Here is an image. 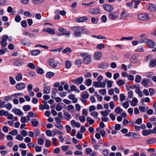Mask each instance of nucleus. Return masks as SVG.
Returning <instances> with one entry per match:
<instances>
[{"instance_id":"38","label":"nucleus","mask_w":156,"mask_h":156,"mask_svg":"<svg viewBox=\"0 0 156 156\" xmlns=\"http://www.w3.org/2000/svg\"><path fill=\"white\" fill-rule=\"evenodd\" d=\"M16 79L17 81H20L22 80L23 76L21 74L19 73L16 76Z\"/></svg>"},{"instance_id":"64","label":"nucleus","mask_w":156,"mask_h":156,"mask_svg":"<svg viewBox=\"0 0 156 156\" xmlns=\"http://www.w3.org/2000/svg\"><path fill=\"white\" fill-rule=\"evenodd\" d=\"M123 107L125 108H127L129 106V104L128 101L124 102L122 104Z\"/></svg>"},{"instance_id":"51","label":"nucleus","mask_w":156,"mask_h":156,"mask_svg":"<svg viewBox=\"0 0 156 156\" xmlns=\"http://www.w3.org/2000/svg\"><path fill=\"white\" fill-rule=\"evenodd\" d=\"M117 83L118 85L121 86L124 84L125 81L123 80H119L117 81Z\"/></svg>"},{"instance_id":"59","label":"nucleus","mask_w":156,"mask_h":156,"mask_svg":"<svg viewBox=\"0 0 156 156\" xmlns=\"http://www.w3.org/2000/svg\"><path fill=\"white\" fill-rule=\"evenodd\" d=\"M100 93L102 95H105L106 94V90L105 89H100L99 90Z\"/></svg>"},{"instance_id":"42","label":"nucleus","mask_w":156,"mask_h":156,"mask_svg":"<svg viewBox=\"0 0 156 156\" xmlns=\"http://www.w3.org/2000/svg\"><path fill=\"white\" fill-rule=\"evenodd\" d=\"M90 33V31L87 29L82 27L81 30V34H88Z\"/></svg>"},{"instance_id":"26","label":"nucleus","mask_w":156,"mask_h":156,"mask_svg":"<svg viewBox=\"0 0 156 156\" xmlns=\"http://www.w3.org/2000/svg\"><path fill=\"white\" fill-rule=\"evenodd\" d=\"M50 88L48 86H46L44 89L43 93L44 94H48L50 93Z\"/></svg>"},{"instance_id":"11","label":"nucleus","mask_w":156,"mask_h":156,"mask_svg":"<svg viewBox=\"0 0 156 156\" xmlns=\"http://www.w3.org/2000/svg\"><path fill=\"white\" fill-rule=\"evenodd\" d=\"M23 60L22 58H17L14 62V65L16 66H20L23 64Z\"/></svg>"},{"instance_id":"57","label":"nucleus","mask_w":156,"mask_h":156,"mask_svg":"<svg viewBox=\"0 0 156 156\" xmlns=\"http://www.w3.org/2000/svg\"><path fill=\"white\" fill-rule=\"evenodd\" d=\"M21 19V17L19 15L16 16L15 18V21L18 23L19 22Z\"/></svg>"},{"instance_id":"21","label":"nucleus","mask_w":156,"mask_h":156,"mask_svg":"<svg viewBox=\"0 0 156 156\" xmlns=\"http://www.w3.org/2000/svg\"><path fill=\"white\" fill-rule=\"evenodd\" d=\"M37 116V115L36 114H34L32 112H28L27 115V121H29L30 119V118L33 117H36Z\"/></svg>"},{"instance_id":"25","label":"nucleus","mask_w":156,"mask_h":156,"mask_svg":"<svg viewBox=\"0 0 156 156\" xmlns=\"http://www.w3.org/2000/svg\"><path fill=\"white\" fill-rule=\"evenodd\" d=\"M53 136H55L56 134H58L59 135H61L62 134H64V133L62 132L60 130L56 129H54L53 130Z\"/></svg>"},{"instance_id":"27","label":"nucleus","mask_w":156,"mask_h":156,"mask_svg":"<svg viewBox=\"0 0 156 156\" xmlns=\"http://www.w3.org/2000/svg\"><path fill=\"white\" fill-rule=\"evenodd\" d=\"M64 118L66 120H69L71 118V115L68 112H65L63 114Z\"/></svg>"},{"instance_id":"52","label":"nucleus","mask_w":156,"mask_h":156,"mask_svg":"<svg viewBox=\"0 0 156 156\" xmlns=\"http://www.w3.org/2000/svg\"><path fill=\"white\" fill-rule=\"evenodd\" d=\"M7 51V49L6 48H5L3 49H0V55H4L5 52Z\"/></svg>"},{"instance_id":"10","label":"nucleus","mask_w":156,"mask_h":156,"mask_svg":"<svg viewBox=\"0 0 156 156\" xmlns=\"http://www.w3.org/2000/svg\"><path fill=\"white\" fill-rule=\"evenodd\" d=\"M102 7L105 11L110 12H111L113 10V7L111 5L109 4H104L103 5Z\"/></svg>"},{"instance_id":"9","label":"nucleus","mask_w":156,"mask_h":156,"mask_svg":"<svg viewBox=\"0 0 156 156\" xmlns=\"http://www.w3.org/2000/svg\"><path fill=\"white\" fill-rule=\"evenodd\" d=\"M83 81V78L82 77H80L75 79H73L71 80V82L73 83L79 85L81 84Z\"/></svg>"},{"instance_id":"2","label":"nucleus","mask_w":156,"mask_h":156,"mask_svg":"<svg viewBox=\"0 0 156 156\" xmlns=\"http://www.w3.org/2000/svg\"><path fill=\"white\" fill-rule=\"evenodd\" d=\"M80 56L83 57V61L86 64H88L91 61L90 56L86 53H81L80 54Z\"/></svg>"},{"instance_id":"40","label":"nucleus","mask_w":156,"mask_h":156,"mask_svg":"<svg viewBox=\"0 0 156 156\" xmlns=\"http://www.w3.org/2000/svg\"><path fill=\"white\" fill-rule=\"evenodd\" d=\"M86 120L89 122V124L91 125L94 124V121L93 119H91L90 117H87Z\"/></svg>"},{"instance_id":"55","label":"nucleus","mask_w":156,"mask_h":156,"mask_svg":"<svg viewBox=\"0 0 156 156\" xmlns=\"http://www.w3.org/2000/svg\"><path fill=\"white\" fill-rule=\"evenodd\" d=\"M9 81L11 84L12 85L15 84L16 83L15 80L12 76L9 77Z\"/></svg>"},{"instance_id":"1","label":"nucleus","mask_w":156,"mask_h":156,"mask_svg":"<svg viewBox=\"0 0 156 156\" xmlns=\"http://www.w3.org/2000/svg\"><path fill=\"white\" fill-rule=\"evenodd\" d=\"M82 27L75 26L72 27L73 31L75 32L74 36L75 37H79L81 35Z\"/></svg>"},{"instance_id":"47","label":"nucleus","mask_w":156,"mask_h":156,"mask_svg":"<svg viewBox=\"0 0 156 156\" xmlns=\"http://www.w3.org/2000/svg\"><path fill=\"white\" fill-rule=\"evenodd\" d=\"M127 16V15L125 12L123 11L122 12L120 16V19H124Z\"/></svg>"},{"instance_id":"14","label":"nucleus","mask_w":156,"mask_h":156,"mask_svg":"<svg viewBox=\"0 0 156 156\" xmlns=\"http://www.w3.org/2000/svg\"><path fill=\"white\" fill-rule=\"evenodd\" d=\"M43 31L51 34H54L55 33V30L50 27L44 29Z\"/></svg>"},{"instance_id":"24","label":"nucleus","mask_w":156,"mask_h":156,"mask_svg":"<svg viewBox=\"0 0 156 156\" xmlns=\"http://www.w3.org/2000/svg\"><path fill=\"white\" fill-rule=\"evenodd\" d=\"M156 66V60L155 59L151 60L149 64V67L151 68H153Z\"/></svg>"},{"instance_id":"43","label":"nucleus","mask_w":156,"mask_h":156,"mask_svg":"<svg viewBox=\"0 0 156 156\" xmlns=\"http://www.w3.org/2000/svg\"><path fill=\"white\" fill-rule=\"evenodd\" d=\"M105 45L103 44H98L97 45L96 47L99 50H101L105 48Z\"/></svg>"},{"instance_id":"62","label":"nucleus","mask_w":156,"mask_h":156,"mask_svg":"<svg viewBox=\"0 0 156 156\" xmlns=\"http://www.w3.org/2000/svg\"><path fill=\"white\" fill-rule=\"evenodd\" d=\"M34 133L35 134V136H39L40 135V132L39 129H36L34 130Z\"/></svg>"},{"instance_id":"45","label":"nucleus","mask_w":156,"mask_h":156,"mask_svg":"<svg viewBox=\"0 0 156 156\" xmlns=\"http://www.w3.org/2000/svg\"><path fill=\"white\" fill-rule=\"evenodd\" d=\"M31 108V107L29 105H24L23 107V109L25 111L29 110Z\"/></svg>"},{"instance_id":"17","label":"nucleus","mask_w":156,"mask_h":156,"mask_svg":"<svg viewBox=\"0 0 156 156\" xmlns=\"http://www.w3.org/2000/svg\"><path fill=\"white\" fill-rule=\"evenodd\" d=\"M146 143L149 144H152L156 143V138H152L147 140L146 141Z\"/></svg>"},{"instance_id":"3","label":"nucleus","mask_w":156,"mask_h":156,"mask_svg":"<svg viewBox=\"0 0 156 156\" xmlns=\"http://www.w3.org/2000/svg\"><path fill=\"white\" fill-rule=\"evenodd\" d=\"M119 16V14L117 11L111 12L109 13L108 15V18L111 20H116Z\"/></svg>"},{"instance_id":"63","label":"nucleus","mask_w":156,"mask_h":156,"mask_svg":"<svg viewBox=\"0 0 156 156\" xmlns=\"http://www.w3.org/2000/svg\"><path fill=\"white\" fill-rule=\"evenodd\" d=\"M55 125L56 127L60 129H62L63 128V127L61 124L56 123Z\"/></svg>"},{"instance_id":"54","label":"nucleus","mask_w":156,"mask_h":156,"mask_svg":"<svg viewBox=\"0 0 156 156\" xmlns=\"http://www.w3.org/2000/svg\"><path fill=\"white\" fill-rule=\"evenodd\" d=\"M149 120L151 122H152L153 125H156V118L153 117L149 119Z\"/></svg>"},{"instance_id":"56","label":"nucleus","mask_w":156,"mask_h":156,"mask_svg":"<svg viewBox=\"0 0 156 156\" xmlns=\"http://www.w3.org/2000/svg\"><path fill=\"white\" fill-rule=\"evenodd\" d=\"M17 133L18 132L17 130L16 129H14L10 132L9 133L13 135H16L17 134Z\"/></svg>"},{"instance_id":"35","label":"nucleus","mask_w":156,"mask_h":156,"mask_svg":"<svg viewBox=\"0 0 156 156\" xmlns=\"http://www.w3.org/2000/svg\"><path fill=\"white\" fill-rule=\"evenodd\" d=\"M142 78L139 75H137L136 76V77L135 79V81L136 83H138L140 82Z\"/></svg>"},{"instance_id":"28","label":"nucleus","mask_w":156,"mask_h":156,"mask_svg":"<svg viewBox=\"0 0 156 156\" xmlns=\"http://www.w3.org/2000/svg\"><path fill=\"white\" fill-rule=\"evenodd\" d=\"M130 102L131 105L132 106H135L138 102V100L136 98H133L132 101Z\"/></svg>"},{"instance_id":"8","label":"nucleus","mask_w":156,"mask_h":156,"mask_svg":"<svg viewBox=\"0 0 156 156\" xmlns=\"http://www.w3.org/2000/svg\"><path fill=\"white\" fill-rule=\"evenodd\" d=\"M8 36L7 35L3 36L2 39V41L0 42L1 45L3 47H5L7 44L6 40L8 39Z\"/></svg>"},{"instance_id":"6","label":"nucleus","mask_w":156,"mask_h":156,"mask_svg":"<svg viewBox=\"0 0 156 156\" xmlns=\"http://www.w3.org/2000/svg\"><path fill=\"white\" fill-rule=\"evenodd\" d=\"M48 62L49 64L53 67H55L59 63L58 61L53 59H48Z\"/></svg>"},{"instance_id":"61","label":"nucleus","mask_w":156,"mask_h":156,"mask_svg":"<svg viewBox=\"0 0 156 156\" xmlns=\"http://www.w3.org/2000/svg\"><path fill=\"white\" fill-rule=\"evenodd\" d=\"M33 3L35 4H39L43 1V0H32Z\"/></svg>"},{"instance_id":"50","label":"nucleus","mask_w":156,"mask_h":156,"mask_svg":"<svg viewBox=\"0 0 156 156\" xmlns=\"http://www.w3.org/2000/svg\"><path fill=\"white\" fill-rule=\"evenodd\" d=\"M81 97L83 99H87L89 97V94L87 93H83L81 94Z\"/></svg>"},{"instance_id":"12","label":"nucleus","mask_w":156,"mask_h":156,"mask_svg":"<svg viewBox=\"0 0 156 156\" xmlns=\"http://www.w3.org/2000/svg\"><path fill=\"white\" fill-rule=\"evenodd\" d=\"M26 85L23 83H20L17 84L16 86V88L19 90H21L24 89Z\"/></svg>"},{"instance_id":"48","label":"nucleus","mask_w":156,"mask_h":156,"mask_svg":"<svg viewBox=\"0 0 156 156\" xmlns=\"http://www.w3.org/2000/svg\"><path fill=\"white\" fill-rule=\"evenodd\" d=\"M148 107H147V109H146V108L144 107L141 106H139V108L140 110V111H141V112H145L147 110V109H148Z\"/></svg>"},{"instance_id":"4","label":"nucleus","mask_w":156,"mask_h":156,"mask_svg":"<svg viewBox=\"0 0 156 156\" xmlns=\"http://www.w3.org/2000/svg\"><path fill=\"white\" fill-rule=\"evenodd\" d=\"M139 20H141L146 21L150 19L149 15L147 13H140L137 16Z\"/></svg>"},{"instance_id":"22","label":"nucleus","mask_w":156,"mask_h":156,"mask_svg":"<svg viewBox=\"0 0 156 156\" xmlns=\"http://www.w3.org/2000/svg\"><path fill=\"white\" fill-rule=\"evenodd\" d=\"M148 9L151 11H156V5L153 4H151Z\"/></svg>"},{"instance_id":"15","label":"nucleus","mask_w":156,"mask_h":156,"mask_svg":"<svg viewBox=\"0 0 156 156\" xmlns=\"http://www.w3.org/2000/svg\"><path fill=\"white\" fill-rule=\"evenodd\" d=\"M88 19V17L87 16H83L82 17L77 18L76 20V21L78 23L84 22Z\"/></svg>"},{"instance_id":"19","label":"nucleus","mask_w":156,"mask_h":156,"mask_svg":"<svg viewBox=\"0 0 156 156\" xmlns=\"http://www.w3.org/2000/svg\"><path fill=\"white\" fill-rule=\"evenodd\" d=\"M132 63H135L138 61V59L137 58V55H134L132 56L130 59Z\"/></svg>"},{"instance_id":"58","label":"nucleus","mask_w":156,"mask_h":156,"mask_svg":"<svg viewBox=\"0 0 156 156\" xmlns=\"http://www.w3.org/2000/svg\"><path fill=\"white\" fill-rule=\"evenodd\" d=\"M133 136L134 137V138L135 139H138L140 138V136L139 135L135 134L134 133H133Z\"/></svg>"},{"instance_id":"33","label":"nucleus","mask_w":156,"mask_h":156,"mask_svg":"<svg viewBox=\"0 0 156 156\" xmlns=\"http://www.w3.org/2000/svg\"><path fill=\"white\" fill-rule=\"evenodd\" d=\"M141 84L146 87L149 84L148 80L146 78L144 79L141 81Z\"/></svg>"},{"instance_id":"32","label":"nucleus","mask_w":156,"mask_h":156,"mask_svg":"<svg viewBox=\"0 0 156 156\" xmlns=\"http://www.w3.org/2000/svg\"><path fill=\"white\" fill-rule=\"evenodd\" d=\"M40 52V50H32L31 51V53L32 55L35 56L39 54Z\"/></svg>"},{"instance_id":"34","label":"nucleus","mask_w":156,"mask_h":156,"mask_svg":"<svg viewBox=\"0 0 156 156\" xmlns=\"http://www.w3.org/2000/svg\"><path fill=\"white\" fill-rule=\"evenodd\" d=\"M9 114V112L6 111H5L4 110H0V115L2 116L3 115L7 116Z\"/></svg>"},{"instance_id":"13","label":"nucleus","mask_w":156,"mask_h":156,"mask_svg":"<svg viewBox=\"0 0 156 156\" xmlns=\"http://www.w3.org/2000/svg\"><path fill=\"white\" fill-rule=\"evenodd\" d=\"M58 30L61 32H62V34H59V35H66L67 36L69 35L70 34V32L68 31L67 32L66 30L64 29L63 28H58Z\"/></svg>"},{"instance_id":"7","label":"nucleus","mask_w":156,"mask_h":156,"mask_svg":"<svg viewBox=\"0 0 156 156\" xmlns=\"http://www.w3.org/2000/svg\"><path fill=\"white\" fill-rule=\"evenodd\" d=\"M101 10L98 8H91L89 10V12L92 14L98 15L101 12Z\"/></svg>"},{"instance_id":"41","label":"nucleus","mask_w":156,"mask_h":156,"mask_svg":"<svg viewBox=\"0 0 156 156\" xmlns=\"http://www.w3.org/2000/svg\"><path fill=\"white\" fill-rule=\"evenodd\" d=\"M133 37H122L120 38V40L121 41H122L126 40H132L133 39Z\"/></svg>"},{"instance_id":"5","label":"nucleus","mask_w":156,"mask_h":156,"mask_svg":"<svg viewBox=\"0 0 156 156\" xmlns=\"http://www.w3.org/2000/svg\"><path fill=\"white\" fill-rule=\"evenodd\" d=\"M105 82H101L99 81H94L93 83V86L96 87L104 88L105 87Z\"/></svg>"},{"instance_id":"16","label":"nucleus","mask_w":156,"mask_h":156,"mask_svg":"<svg viewBox=\"0 0 156 156\" xmlns=\"http://www.w3.org/2000/svg\"><path fill=\"white\" fill-rule=\"evenodd\" d=\"M147 44L151 48H153L155 45V43L154 41L151 40H149L147 43Z\"/></svg>"},{"instance_id":"36","label":"nucleus","mask_w":156,"mask_h":156,"mask_svg":"<svg viewBox=\"0 0 156 156\" xmlns=\"http://www.w3.org/2000/svg\"><path fill=\"white\" fill-rule=\"evenodd\" d=\"M141 102L142 103L144 102L149 103L150 102V100L148 97L144 98L142 99Z\"/></svg>"},{"instance_id":"31","label":"nucleus","mask_w":156,"mask_h":156,"mask_svg":"<svg viewBox=\"0 0 156 156\" xmlns=\"http://www.w3.org/2000/svg\"><path fill=\"white\" fill-rule=\"evenodd\" d=\"M63 104V103H61L58 104L56 105V110L58 111L61 110L62 109Z\"/></svg>"},{"instance_id":"29","label":"nucleus","mask_w":156,"mask_h":156,"mask_svg":"<svg viewBox=\"0 0 156 156\" xmlns=\"http://www.w3.org/2000/svg\"><path fill=\"white\" fill-rule=\"evenodd\" d=\"M40 109L41 110H43L44 109H48L49 108V106L47 104L44 105H41L39 106Z\"/></svg>"},{"instance_id":"44","label":"nucleus","mask_w":156,"mask_h":156,"mask_svg":"<svg viewBox=\"0 0 156 156\" xmlns=\"http://www.w3.org/2000/svg\"><path fill=\"white\" fill-rule=\"evenodd\" d=\"M71 89L72 91H75L76 92L79 93L80 92L79 90L76 88V86L74 85L71 86Z\"/></svg>"},{"instance_id":"20","label":"nucleus","mask_w":156,"mask_h":156,"mask_svg":"<svg viewBox=\"0 0 156 156\" xmlns=\"http://www.w3.org/2000/svg\"><path fill=\"white\" fill-rule=\"evenodd\" d=\"M12 111L14 112L16 114L18 115L21 116L23 115V112L20 109L14 108L12 110Z\"/></svg>"},{"instance_id":"39","label":"nucleus","mask_w":156,"mask_h":156,"mask_svg":"<svg viewBox=\"0 0 156 156\" xmlns=\"http://www.w3.org/2000/svg\"><path fill=\"white\" fill-rule=\"evenodd\" d=\"M123 110L121 108H120L119 107H118L115 110V112L118 114H119L121 113Z\"/></svg>"},{"instance_id":"53","label":"nucleus","mask_w":156,"mask_h":156,"mask_svg":"<svg viewBox=\"0 0 156 156\" xmlns=\"http://www.w3.org/2000/svg\"><path fill=\"white\" fill-rule=\"evenodd\" d=\"M27 118H26L24 116H23L21 117V122L23 123H24L25 122H27L29 121H27Z\"/></svg>"},{"instance_id":"30","label":"nucleus","mask_w":156,"mask_h":156,"mask_svg":"<svg viewBox=\"0 0 156 156\" xmlns=\"http://www.w3.org/2000/svg\"><path fill=\"white\" fill-rule=\"evenodd\" d=\"M151 133V130L150 129H144L142 132L143 135L144 136H147Z\"/></svg>"},{"instance_id":"23","label":"nucleus","mask_w":156,"mask_h":156,"mask_svg":"<svg viewBox=\"0 0 156 156\" xmlns=\"http://www.w3.org/2000/svg\"><path fill=\"white\" fill-rule=\"evenodd\" d=\"M31 123L34 127H36L39 124V122L37 120L33 119L31 121Z\"/></svg>"},{"instance_id":"60","label":"nucleus","mask_w":156,"mask_h":156,"mask_svg":"<svg viewBox=\"0 0 156 156\" xmlns=\"http://www.w3.org/2000/svg\"><path fill=\"white\" fill-rule=\"evenodd\" d=\"M5 107L7 110H10L12 108V105L10 103H9L5 105Z\"/></svg>"},{"instance_id":"46","label":"nucleus","mask_w":156,"mask_h":156,"mask_svg":"<svg viewBox=\"0 0 156 156\" xmlns=\"http://www.w3.org/2000/svg\"><path fill=\"white\" fill-rule=\"evenodd\" d=\"M67 52H68L69 53L71 52H72L71 49L69 47H67L63 49L62 51V52L63 53H66Z\"/></svg>"},{"instance_id":"49","label":"nucleus","mask_w":156,"mask_h":156,"mask_svg":"<svg viewBox=\"0 0 156 156\" xmlns=\"http://www.w3.org/2000/svg\"><path fill=\"white\" fill-rule=\"evenodd\" d=\"M66 67L67 68L69 69L71 67V64L70 62L68 60L66 61L65 62Z\"/></svg>"},{"instance_id":"37","label":"nucleus","mask_w":156,"mask_h":156,"mask_svg":"<svg viewBox=\"0 0 156 156\" xmlns=\"http://www.w3.org/2000/svg\"><path fill=\"white\" fill-rule=\"evenodd\" d=\"M54 73L49 72L47 73L46 75V77L48 78H52L54 75Z\"/></svg>"},{"instance_id":"18","label":"nucleus","mask_w":156,"mask_h":156,"mask_svg":"<svg viewBox=\"0 0 156 156\" xmlns=\"http://www.w3.org/2000/svg\"><path fill=\"white\" fill-rule=\"evenodd\" d=\"M102 57V53L100 52H97L94 54V58L95 60H99Z\"/></svg>"}]
</instances>
